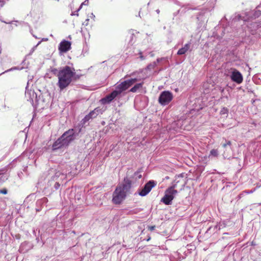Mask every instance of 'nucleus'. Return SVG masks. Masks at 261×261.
Instances as JSON below:
<instances>
[{
  "label": "nucleus",
  "mask_w": 261,
  "mask_h": 261,
  "mask_svg": "<svg viewBox=\"0 0 261 261\" xmlns=\"http://www.w3.org/2000/svg\"><path fill=\"white\" fill-rule=\"evenodd\" d=\"M255 189H254L253 190H250V191L245 190V193H246V194H251V193H252L253 192H254L255 191Z\"/></svg>",
  "instance_id": "obj_29"
},
{
  "label": "nucleus",
  "mask_w": 261,
  "mask_h": 261,
  "mask_svg": "<svg viewBox=\"0 0 261 261\" xmlns=\"http://www.w3.org/2000/svg\"><path fill=\"white\" fill-rule=\"evenodd\" d=\"M127 193L120 187L117 186L113 193L112 201L116 204H120L126 198Z\"/></svg>",
  "instance_id": "obj_6"
},
{
  "label": "nucleus",
  "mask_w": 261,
  "mask_h": 261,
  "mask_svg": "<svg viewBox=\"0 0 261 261\" xmlns=\"http://www.w3.org/2000/svg\"><path fill=\"white\" fill-rule=\"evenodd\" d=\"M139 55H140L139 58L141 60H144L145 59V57L143 56L142 52L140 51L139 53Z\"/></svg>",
  "instance_id": "obj_27"
},
{
  "label": "nucleus",
  "mask_w": 261,
  "mask_h": 261,
  "mask_svg": "<svg viewBox=\"0 0 261 261\" xmlns=\"http://www.w3.org/2000/svg\"><path fill=\"white\" fill-rule=\"evenodd\" d=\"M143 84H144V82H143L135 84L134 86V87H133L129 90V92H131L133 93L137 92L140 89L142 88Z\"/></svg>",
  "instance_id": "obj_15"
},
{
  "label": "nucleus",
  "mask_w": 261,
  "mask_h": 261,
  "mask_svg": "<svg viewBox=\"0 0 261 261\" xmlns=\"http://www.w3.org/2000/svg\"><path fill=\"white\" fill-rule=\"evenodd\" d=\"M89 20V18H87V19H86L84 23V24H85V25H87L88 24Z\"/></svg>",
  "instance_id": "obj_33"
},
{
  "label": "nucleus",
  "mask_w": 261,
  "mask_h": 261,
  "mask_svg": "<svg viewBox=\"0 0 261 261\" xmlns=\"http://www.w3.org/2000/svg\"><path fill=\"white\" fill-rule=\"evenodd\" d=\"M51 72L54 74L56 76H57L58 77V75L59 74V73L60 72V69L58 70L57 69V68H52L51 70Z\"/></svg>",
  "instance_id": "obj_21"
},
{
  "label": "nucleus",
  "mask_w": 261,
  "mask_h": 261,
  "mask_svg": "<svg viewBox=\"0 0 261 261\" xmlns=\"http://www.w3.org/2000/svg\"><path fill=\"white\" fill-rule=\"evenodd\" d=\"M142 177L141 174L139 172L134 173L133 176L130 178L126 177L124 178L123 182L122 184L118 185V187H120L126 193H128L132 188L133 184H135L134 179H140Z\"/></svg>",
  "instance_id": "obj_4"
},
{
  "label": "nucleus",
  "mask_w": 261,
  "mask_h": 261,
  "mask_svg": "<svg viewBox=\"0 0 261 261\" xmlns=\"http://www.w3.org/2000/svg\"><path fill=\"white\" fill-rule=\"evenodd\" d=\"M245 195L246 193H245V191H244L238 196V198L240 199Z\"/></svg>",
  "instance_id": "obj_26"
},
{
  "label": "nucleus",
  "mask_w": 261,
  "mask_h": 261,
  "mask_svg": "<svg viewBox=\"0 0 261 261\" xmlns=\"http://www.w3.org/2000/svg\"><path fill=\"white\" fill-rule=\"evenodd\" d=\"M181 121L180 120H178V121H177L174 122V123H172V125H173V126H175V125H177V126H180V125H181Z\"/></svg>",
  "instance_id": "obj_25"
},
{
  "label": "nucleus",
  "mask_w": 261,
  "mask_h": 261,
  "mask_svg": "<svg viewBox=\"0 0 261 261\" xmlns=\"http://www.w3.org/2000/svg\"><path fill=\"white\" fill-rule=\"evenodd\" d=\"M60 186V185L59 184V182H56L55 185V187L56 189H58L59 188Z\"/></svg>",
  "instance_id": "obj_32"
},
{
  "label": "nucleus",
  "mask_w": 261,
  "mask_h": 261,
  "mask_svg": "<svg viewBox=\"0 0 261 261\" xmlns=\"http://www.w3.org/2000/svg\"><path fill=\"white\" fill-rule=\"evenodd\" d=\"M162 60V58H158L157 60H156V61H154L150 64H149L147 66V69L148 70H151L152 69H154L155 67L157 65V64L160 62L161 60Z\"/></svg>",
  "instance_id": "obj_17"
},
{
  "label": "nucleus",
  "mask_w": 261,
  "mask_h": 261,
  "mask_svg": "<svg viewBox=\"0 0 261 261\" xmlns=\"http://www.w3.org/2000/svg\"><path fill=\"white\" fill-rule=\"evenodd\" d=\"M81 131V128H79L77 129L71 128L65 132L53 144V150L67 147L76 139Z\"/></svg>",
  "instance_id": "obj_1"
},
{
  "label": "nucleus",
  "mask_w": 261,
  "mask_h": 261,
  "mask_svg": "<svg viewBox=\"0 0 261 261\" xmlns=\"http://www.w3.org/2000/svg\"><path fill=\"white\" fill-rule=\"evenodd\" d=\"M37 46V45L35 47H33V48L32 49V51H33L35 48V47Z\"/></svg>",
  "instance_id": "obj_38"
},
{
  "label": "nucleus",
  "mask_w": 261,
  "mask_h": 261,
  "mask_svg": "<svg viewBox=\"0 0 261 261\" xmlns=\"http://www.w3.org/2000/svg\"><path fill=\"white\" fill-rule=\"evenodd\" d=\"M141 80V79L139 78H131L121 82L120 84L116 86L115 89L110 94L107 95L104 98L101 99V101L102 103L103 104L110 103L115 98L120 97L121 94L129 87L132 86L137 82Z\"/></svg>",
  "instance_id": "obj_2"
},
{
  "label": "nucleus",
  "mask_w": 261,
  "mask_h": 261,
  "mask_svg": "<svg viewBox=\"0 0 261 261\" xmlns=\"http://www.w3.org/2000/svg\"><path fill=\"white\" fill-rule=\"evenodd\" d=\"M230 79L233 82L238 84H241L243 80V77L241 73L236 69H232Z\"/></svg>",
  "instance_id": "obj_11"
},
{
  "label": "nucleus",
  "mask_w": 261,
  "mask_h": 261,
  "mask_svg": "<svg viewBox=\"0 0 261 261\" xmlns=\"http://www.w3.org/2000/svg\"><path fill=\"white\" fill-rule=\"evenodd\" d=\"M225 142L222 144V147L226 148L227 146H230L231 143L230 141L225 140Z\"/></svg>",
  "instance_id": "obj_22"
},
{
  "label": "nucleus",
  "mask_w": 261,
  "mask_h": 261,
  "mask_svg": "<svg viewBox=\"0 0 261 261\" xmlns=\"http://www.w3.org/2000/svg\"><path fill=\"white\" fill-rule=\"evenodd\" d=\"M177 193V190L169 187L166 190L165 195L162 198L161 201L166 205H170Z\"/></svg>",
  "instance_id": "obj_7"
},
{
  "label": "nucleus",
  "mask_w": 261,
  "mask_h": 261,
  "mask_svg": "<svg viewBox=\"0 0 261 261\" xmlns=\"http://www.w3.org/2000/svg\"><path fill=\"white\" fill-rule=\"evenodd\" d=\"M75 74V70L72 67L65 66L60 69L57 85L60 91L64 90L70 84Z\"/></svg>",
  "instance_id": "obj_3"
},
{
  "label": "nucleus",
  "mask_w": 261,
  "mask_h": 261,
  "mask_svg": "<svg viewBox=\"0 0 261 261\" xmlns=\"http://www.w3.org/2000/svg\"><path fill=\"white\" fill-rule=\"evenodd\" d=\"M191 44V43L190 42L185 44L178 50L177 54L178 55H185L189 50L191 51V49H190Z\"/></svg>",
  "instance_id": "obj_14"
},
{
  "label": "nucleus",
  "mask_w": 261,
  "mask_h": 261,
  "mask_svg": "<svg viewBox=\"0 0 261 261\" xmlns=\"http://www.w3.org/2000/svg\"><path fill=\"white\" fill-rule=\"evenodd\" d=\"M22 69H23V67L19 68L18 67H12L8 70L5 71L4 72H2V73L0 74V75L3 74H4L5 73L8 72L9 71L16 70H21Z\"/></svg>",
  "instance_id": "obj_19"
},
{
  "label": "nucleus",
  "mask_w": 261,
  "mask_h": 261,
  "mask_svg": "<svg viewBox=\"0 0 261 261\" xmlns=\"http://www.w3.org/2000/svg\"><path fill=\"white\" fill-rule=\"evenodd\" d=\"M156 182L153 180H149L144 186V187L138 193L139 195L141 196H145L147 195L151 190L155 187Z\"/></svg>",
  "instance_id": "obj_9"
},
{
  "label": "nucleus",
  "mask_w": 261,
  "mask_h": 261,
  "mask_svg": "<svg viewBox=\"0 0 261 261\" xmlns=\"http://www.w3.org/2000/svg\"><path fill=\"white\" fill-rule=\"evenodd\" d=\"M78 12L79 11H77V10L76 11L72 12L71 15L78 16L79 15Z\"/></svg>",
  "instance_id": "obj_31"
},
{
  "label": "nucleus",
  "mask_w": 261,
  "mask_h": 261,
  "mask_svg": "<svg viewBox=\"0 0 261 261\" xmlns=\"http://www.w3.org/2000/svg\"><path fill=\"white\" fill-rule=\"evenodd\" d=\"M154 228H155V226H152L150 227V229L151 230H154Z\"/></svg>",
  "instance_id": "obj_36"
},
{
  "label": "nucleus",
  "mask_w": 261,
  "mask_h": 261,
  "mask_svg": "<svg viewBox=\"0 0 261 261\" xmlns=\"http://www.w3.org/2000/svg\"><path fill=\"white\" fill-rule=\"evenodd\" d=\"M173 99V94L169 91L161 92L159 97V102L162 106L168 105Z\"/></svg>",
  "instance_id": "obj_8"
},
{
  "label": "nucleus",
  "mask_w": 261,
  "mask_h": 261,
  "mask_svg": "<svg viewBox=\"0 0 261 261\" xmlns=\"http://www.w3.org/2000/svg\"><path fill=\"white\" fill-rule=\"evenodd\" d=\"M71 48L70 42L66 40H63L59 44V49L60 51L66 53Z\"/></svg>",
  "instance_id": "obj_13"
},
{
  "label": "nucleus",
  "mask_w": 261,
  "mask_h": 261,
  "mask_svg": "<svg viewBox=\"0 0 261 261\" xmlns=\"http://www.w3.org/2000/svg\"><path fill=\"white\" fill-rule=\"evenodd\" d=\"M101 113V110L98 108H96L94 110L91 111L88 114L86 115L82 120L81 123L82 124H85L90 120L95 118L99 114Z\"/></svg>",
  "instance_id": "obj_10"
},
{
  "label": "nucleus",
  "mask_w": 261,
  "mask_h": 261,
  "mask_svg": "<svg viewBox=\"0 0 261 261\" xmlns=\"http://www.w3.org/2000/svg\"><path fill=\"white\" fill-rule=\"evenodd\" d=\"M43 202H46L47 201V199L46 198H43L41 199Z\"/></svg>",
  "instance_id": "obj_34"
},
{
  "label": "nucleus",
  "mask_w": 261,
  "mask_h": 261,
  "mask_svg": "<svg viewBox=\"0 0 261 261\" xmlns=\"http://www.w3.org/2000/svg\"><path fill=\"white\" fill-rule=\"evenodd\" d=\"M89 17L91 18H93L94 19V18L95 17V15L93 13H91L90 14V16H89Z\"/></svg>",
  "instance_id": "obj_35"
},
{
  "label": "nucleus",
  "mask_w": 261,
  "mask_h": 261,
  "mask_svg": "<svg viewBox=\"0 0 261 261\" xmlns=\"http://www.w3.org/2000/svg\"><path fill=\"white\" fill-rule=\"evenodd\" d=\"M25 96L28 101H30L31 103H33L34 100L37 99L36 93L32 90H29L26 88Z\"/></svg>",
  "instance_id": "obj_12"
},
{
  "label": "nucleus",
  "mask_w": 261,
  "mask_h": 261,
  "mask_svg": "<svg viewBox=\"0 0 261 261\" xmlns=\"http://www.w3.org/2000/svg\"><path fill=\"white\" fill-rule=\"evenodd\" d=\"M218 155V151L217 149H212L210 151L208 157L210 158L211 156L217 157Z\"/></svg>",
  "instance_id": "obj_18"
},
{
  "label": "nucleus",
  "mask_w": 261,
  "mask_h": 261,
  "mask_svg": "<svg viewBox=\"0 0 261 261\" xmlns=\"http://www.w3.org/2000/svg\"><path fill=\"white\" fill-rule=\"evenodd\" d=\"M254 26H256V27H261V22H255L254 23Z\"/></svg>",
  "instance_id": "obj_30"
},
{
  "label": "nucleus",
  "mask_w": 261,
  "mask_h": 261,
  "mask_svg": "<svg viewBox=\"0 0 261 261\" xmlns=\"http://www.w3.org/2000/svg\"><path fill=\"white\" fill-rule=\"evenodd\" d=\"M0 193L3 194H6L7 193V190L6 189H3L2 190H0Z\"/></svg>",
  "instance_id": "obj_28"
},
{
  "label": "nucleus",
  "mask_w": 261,
  "mask_h": 261,
  "mask_svg": "<svg viewBox=\"0 0 261 261\" xmlns=\"http://www.w3.org/2000/svg\"><path fill=\"white\" fill-rule=\"evenodd\" d=\"M186 176V174L184 173L176 176L170 188H172L173 189L177 188L180 191L182 190L187 184V177Z\"/></svg>",
  "instance_id": "obj_5"
},
{
  "label": "nucleus",
  "mask_w": 261,
  "mask_h": 261,
  "mask_svg": "<svg viewBox=\"0 0 261 261\" xmlns=\"http://www.w3.org/2000/svg\"><path fill=\"white\" fill-rule=\"evenodd\" d=\"M134 38H135V36L134 35V34H131V35L130 36V41L129 42V44H130V45H133L134 43V42H135V41H134Z\"/></svg>",
  "instance_id": "obj_23"
},
{
  "label": "nucleus",
  "mask_w": 261,
  "mask_h": 261,
  "mask_svg": "<svg viewBox=\"0 0 261 261\" xmlns=\"http://www.w3.org/2000/svg\"><path fill=\"white\" fill-rule=\"evenodd\" d=\"M258 204L259 205H261V203H258Z\"/></svg>",
  "instance_id": "obj_40"
},
{
  "label": "nucleus",
  "mask_w": 261,
  "mask_h": 261,
  "mask_svg": "<svg viewBox=\"0 0 261 261\" xmlns=\"http://www.w3.org/2000/svg\"><path fill=\"white\" fill-rule=\"evenodd\" d=\"M88 0H85L83 3H82L81 4L80 7L77 9V11H79L81 10V9L82 8V7L83 5H88Z\"/></svg>",
  "instance_id": "obj_24"
},
{
  "label": "nucleus",
  "mask_w": 261,
  "mask_h": 261,
  "mask_svg": "<svg viewBox=\"0 0 261 261\" xmlns=\"http://www.w3.org/2000/svg\"><path fill=\"white\" fill-rule=\"evenodd\" d=\"M221 92H223L224 91V89H221Z\"/></svg>",
  "instance_id": "obj_39"
},
{
  "label": "nucleus",
  "mask_w": 261,
  "mask_h": 261,
  "mask_svg": "<svg viewBox=\"0 0 261 261\" xmlns=\"http://www.w3.org/2000/svg\"><path fill=\"white\" fill-rule=\"evenodd\" d=\"M228 113V110L226 108H223L221 110L220 112V114L221 115H227Z\"/></svg>",
  "instance_id": "obj_20"
},
{
  "label": "nucleus",
  "mask_w": 261,
  "mask_h": 261,
  "mask_svg": "<svg viewBox=\"0 0 261 261\" xmlns=\"http://www.w3.org/2000/svg\"><path fill=\"white\" fill-rule=\"evenodd\" d=\"M160 10H159V9H157V10H156V12L158 14H159V13H160Z\"/></svg>",
  "instance_id": "obj_37"
},
{
  "label": "nucleus",
  "mask_w": 261,
  "mask_h": 261,
  "mask_svg": "<svg viewBox=\"0 0 261 261\" xmlns=\"http://www.w3.org/2000/svg\"><path fill=\"white\" fill-rule=\"evenodd\" d=\"M57 172L56 173V176L59 177L60 175H67V173H69V171L65 170L64 169H62L61 167H59L57 169Z\"/></svg>",
  "instance_id": "obj_16"
}]
</instances>
